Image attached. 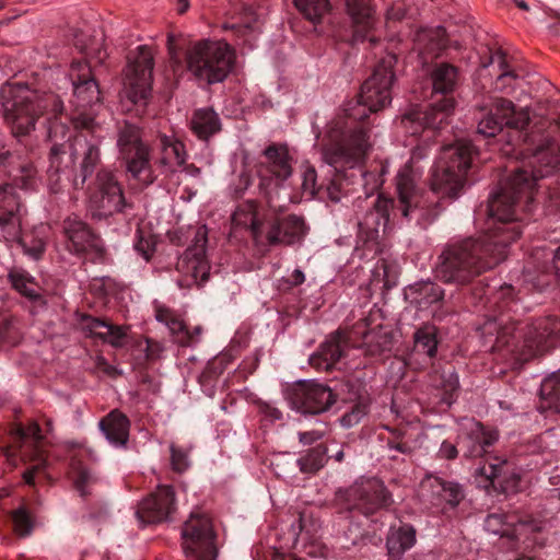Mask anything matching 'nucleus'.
<instances>
[{
    "label": "nucleus",
    "mask_w": 560,
    "mask_h": 560,
    "mask_svg": "<svg viewBox=\"0 0 560 560\" xmlns=\"http://www.w3.org/2000/svg\"><path fill=\"white\" fill-rule=\"evenodd\" d=\"M98 477L92 470L82 468L78 471L74 482L77 488H85L97 485Z\"/></svg>",
    "instance_id": "obj_58"
},
{
    "label": "nucleus",
    "mask_w": 560,
    "mask_h": 560,
    "mask_svg": "<svg viewBox=\"0 0 560 560\" xmlns=\"http://www.w3.org/2000/svg\"><path fill=\"white\" fill-rule=\"evenodd\" d=\"M324 160L336 171L350 162L349 130L346 120L330 124L323 144Z\"/></svg>",
    "instance_id": "obj_20"
},
{
    "label": "nucleus",
    "mask_w": 560,
    "mask_h": 560,
    "mask_svg": "<svg viewBox=\"0 0 560 560\" xmlns=\"http://www.w3.org/2000/svg\"><path fill=\"white\" fill-rule=\"evenodd\" d=\"M298 436L300 443H302L303 445H311L319 441L324 436V433L318 430H311L305 432H299Z\"/></svg>",
    "instance_id": "obj_62"
},
{
    "label": "nucleus",
    "mask_w": 560,
    "mask_h": 560,
    "mask_svg": "<svg viewBox=\"0 0 560 560\" xmlns=\"http://www.w3.org/2000/svg\"><path fill=\"white\" fill-rule=\"evenodd\" d=\"M385 173V167L380 166L374 171H361L360 186L365 198L376 194L383 184L382 176Z\"/></svg>",
    "instance_id": "obj_45"
},
{
    "label": "nucleus",
    "mask_w": 560,
    "mask_h": 560,
    "mask_svg": "<svg viewBox=\"0 0 560 560\" xmlns=\"http://www.w3.org/2000/svg\"><path fill=\"white\" fill-rule=\"evenodd\" d=\"M416 540V529L411 525L404 524L398 527H390L386 539L388 556L393 560L400 559L407 550L415 546Z\"/></svg>",
    "instance_id": "obj_33"
},
{
    "label": "nucleus",
    "mask_w": 560,
    "mask_h": 560,
    "mask_svg": "<svg viewBox=\"0 0 560 560\" xmlns=\"http://www.w3.org/2000/svg\"><path fill=\"white\" fill-rule=\"evenodd\" d=\"M3 118L14 137L28 135L42 115L57 117L63 110L59 95L37 92L23 84L7 85L1 90Z\"/></svg>",
    "instance_id": "obj_6"
},
{
    "label": "nucleus",
    "mask_w": 560,
    "mask_h": 560,
    "mask_svg": "<svg viewBox=\"0 0 560 560\" xmlns=\"http://www.w3.org/2000/svg\"><path fill=\"white\" fill-rule=\"evenodd\" d=\"M540 409L560 413V371L546 377L540 385Z\"/></svg>",
    "instance_id": "obj_39"
},
{
    "label": "nucleus",
    "mask_w": 560,
    "mask_h": 560,
    "mask_svg": "<svg viewBox=\"0 0 560 560\" xmlns=\"http://www.w3.org/2000/svg\"><path fill=\"white\" fill-rule=\"evenodd\" d=\"M69 79L73 88L71 122L74 129L95 132L101 129V125L95 121L94 107L100 106L102 96L91 66L84 60L73 61L70 66Z\"/></svg>",
    "instance_id": "obj_9"
},
{
    "label": "nucleus",
    "mask_w": 560,
    "mask_h": 560,
    "mask_svg": "<svg viewBox=\"0 0 560 560\" xmlns=\"http://www.w3.org/2000/svg\"><path fill=\"white\" fill-rule=\"evenodd\" d=\"M423 488H440L441 490H456L440 476L428 475L421 482Z\"/></svg>",
    "instance_id": "obj_60"
},
{
    "label": "nucleus",
    "mask_w": 560,
    "mask_h": 560,
    "mask_svg": "<svg viewBox=\"0 0 560 560\" xmlns=\"http://www.w3.org/2000/svg\"><path fill=\"white\" fill-rule=\"evenodd\" d=\"M320 528V523L312 512L303 510L299 512L298 518L292 522L289 529V540L296 547L300 540L306 542L315 541Z\"/></svg>",
    "instance_id": "obj_31"
},
{
    "label": "nucleus",
    "mask_w": 560,
    "mask_h": 560,
    "mask_svg": "<svg viewBox=\"0 0 560 560\" xmlns=\"http://www.w3.org/2000/svg\"><path fill=\"white\" fill-rule=\"evenodd\" d=\"M415 341L416 346L430 358L435 355L438 341L433 329L422 328L417 330Z\"/></svg>",
    "instance_id": "obj_47"
},
{
    "label": "nucleus",
    "mask_w": 560,
    "mask_h": 560,
    "mask_svg": "<svg viewBox=\"0 0 560 560\" xmlns=\"http://www.w3.org/2000/svg\"><path fill=\"white\" fill-rule=\"evenodd\" d=\"M455 107L454 97H442L440 101L425 106L417 107L406 113L401 122L407 126L416 125L413 132H417L419 128H432L440 129L444 124L447 122V118L452 114Z\"/></svg>",
    "instance_id": "obj_18"
},
{
    "label": "nucleus",
    "mask_w": 560,
    "mask_h": 560,
    "mask_svg": "<svg viewBox=\"0 0 560 560\" xmlns=\"http://www.w3.org/2000/svg\"><path fill=\"white\" fill-rule=\"evenodd\" d=\"M498 439V430L487 429L480 422L470 421L466 432L459 435L457 443L466 448V456L477 457L486 454L488 447L492 446Z\"/></svg>",
    "instance_id": "obj_23"
},
{
    "label": "nucleus",
    "mask_w": 560,
    "mask_h": 560,
    "mask_svg": "<svg viewBox=\"0 0 560 560\" xmlns=\"http://www.w3.org/2000/svg\"><path fill=\"white\" fill-rule=\"evenodd\" d=\"M36 168L33 162L19 149H3L0 152V176L8 178V185L22 189L36 184Z\"/></svg>",
    "instance_id": "obj_16"
},
{
    "label": "nucleus",
    "mask_w": 560,
    "mask_h": 560,
    "mask_svg": "<svg viewBox=\"0 0 560 560\" xmlns=\"http://www.w3.org/2000/svg\"><path fill=\"white\" fill-rule=\"evenodd\" d=\"M98 427L106 440L116 446H125L129 439L130 421L119 410L115 409L105 416Z\"/></svg>",
    "instance_id": "obj_29"
},
{
    "label": "nucleus",
    "mask_w": 560,
    "mask_h": 560,
    "mask_svg": "<svg viewBox=\"0 0 560 560\" xmlns=\"http://www.w3.org/2000/svg\"><path fill=\"white\" fill-rule=\"evenodd\" d=\"M161 158L159 160L162 166L174 171L175 167L183 166L186 162L187 152L185 145L178 139L161 135L159 137Z\"/></svg>",
    "instance_id": "obj_35"
},
{
    "label": "nucleus",
    "mask_w": 560,
    "mask_h": 560,
    "mask_svg": "<svg viewBox=\"0 0 560 560\" xmlns=\"http://www.w3.org/2000/svg\"><path fill=\"white\" fill-rule=\"evenodd\" d=\"M14 434L20 440L32 439L36 443L43 439L42 430L37 422H32L26 428L19 427Z\"/></svg>",
    "instance_id": "obj_55"
},
{
    "label": "nucleus",
    "mask_w": 560,
    "mask_h": 560,
    "mask_svg": "<svg viewBox=\"0 0 560 560\" xmlns=\"http://www.w3.org/2000/svg\"><path fill=\"white\" fill-rule=\"evenodd\" d=\"M258 205L254 200L241 203L232 215V228L244 229L250 232L253 240L260 243L264 238L262 223L258 219Z\"/></svg>",
    "instance_id": "obj_28"
},
{
    "label": "nucleus",
    "mask_w": 560,
    "mask_h": 560,
    "mask_svg": "<svg viewBox=\"0 0 560 560\" xmlns=\"http://www.w3.org/2000/svg\"><path fill=\"white\" fill-rule=\"evenodd\" d=\"M117 147L126 172L140 184L151 185L155 176L151 165L150 148L142 142L139 128L126 122L118 131Z\"/></svg>",
    "instance_id": "obj_12"
},
{
    "label": "nucleus",
    "mask_w": 560,
    "mask_h": 560,
    "mask_svg": "<svg viewBox=\"0 0 560 560\" xmlns=\"http://www.w3.org/2000/svg\"><path fill=\"white\" fill-rule=\"evenodd\" d=\"M377 236L376 229H370L366 232V237L364 240L363 249H361L358 245L354 248V253L358 254L360 259L368 258L369 256L373 257L377 252V244L375 242Z\"/></svg>",
    "instance_id": "obj_53"
},
{
    "label": "nucleus",
    "mask_w": 560,
    "mask_h": 560,
    "mask_svg": "<svg viewBox=\"0 0 560 560\" xmlns=\"http://www.w3.org/2000/svg\"><path fill=\"white\" fill-rule=\"evenodd\" d=\"M486 114L479 119L477 131L479 135L491 138L500 133L504 127L513 129L516 142L511 143L520 149V153L527 159L526 168H518L501 184L495 194L508 192L515 196L516 201L533 200L534 187H540L539 179L560 175V145L551 141L549 135L538 130L524 132L529 122V113L526 108H516L511 100L494 96L488 103L479 105Z\"/></svg>",
    "instance_id": "obj_2"
},
{
    "label": "nucleus",
    "mask_w": 560,
    "mask_h": 560,
    "mask_svg": "<svg viewBox=\"0 0 560 560\" xmlns=\"http://www.w3.org/2000/svg\"><path fill=\"white\" fill-rule=\"evenodd\" d=\"M65 124L52 121L48 137L54 142L49 151L47 180L49 190L58 194L71 182L74 189L83 188L86 179L94 173L101 162V143L103 137L97 129H75L77 133L67 143H58L67 133Z\"/></svg>",
    "instance_id": "obj_4"
},
{
    "label": "nucleus",
    "mask_w": 560,
    "mask_h": 560,
    "mask_svg": "<svg viewBox=\"0 0 560 560\" xmlns=\"http://www.w3.org/2000/svg\"><path fill=\"white\" fill-rule=\"evenodd\" d=\"M513 301L514 288L501 287L495 295L498 310L494 312L498 314L486 315L479 329L485 338L494 337L492 349L503 352L504 357L510 355L516 366L542 355L560 342V319L547 316L526 325L518 324L504 313V310L511 311Z\"/></svg>",
    "instance_id": "obj_3"
},
{
    "label": "nucleus",
    "mask_w": 560,
    "mask_h": 560,
    "mask_svg": "<svg viewBox=\"0 0 560 560\" xmlns=\"http://www.w3.org/2000/svg\"><path fill=\"white\" fill-rule=\"evenodd\" d=\"M327 448L318 444L311 448L305 455L301 456L296 464L304 474H315L322 469L327 460Z\"/></svg>",
    "instance_id": "obj_43"
},
{
    "label": "nucleus",
    "mask_w": 560,
    "mask_h": 560,
    "mask_svg": "<svg viewBox=\"0 0 560 560\" xmlns=\"http://www.w3.org/2000/svg\"><path fill=\"white\" fill-rule=\"evenodd\" d=\"M234 58L232 47L222 40H197L185 52L188 72L206 84L224 81L233 68Z\"/></svg>",
    "instance_id": "obj_8"
},
{
    "label": "nucleus",
    "mask_w": 560,
    "mask_h": 560,
    "mask_svg": "<svg viewBox=\"0 0 560 560\" xmlns=\"http://www.w3.org/2000/svg\"><path fill=\"white\" fill-rule=\"evenodd\" d=\"M443 392V400L447 404L452 402L453 395L458 390L459 382L458 376L454 371H443L440 374V381L436 384Z\"/></svg>",
    "instance_id": "obj_51"
},
{
    "label": "nucleus",
    "mask_w": 560,
    "mask_h": 560,
    "mask_svg": "<svg viewBox=\"0 0 560 560\" xmlns=\"http://www.w3.org/2000/svg\"><path fill=\"white\" fill-rule=\"evenodd\" d=\"M397 57L386 54L374 68L372 75L361 85L357 105L352 107V118L361 121L360 127H352V168L363 162L372 150L370 125L363 120L369 113H376L390 104V86L395 79L394 66Z\"/></svg>",
    "instance_id": "obj_5"
},
{
    "label": "nucleus",
    "mask_w": 560,
    "mask_h": 560,
    "mask_svg": "<svg viewBox=\"0 0 560 560\" xmlns=\"http://www.w3.org/2000/svg\"><path fill=\"white\" fill-rule=\"evenodd\" d=\"M352 42L369 39L377 43L373 34L377 22L372 0H352Z\"/></svg>",
    "instance_id": "obj_24"
},
{
    "label": "nucleus",
    "mask_w": 560,
    "mask_h": 560,
    "mask_svg": "<svg viewBox=\"0 0 560 560\" xmlns=\"http://www.w3.org/2000/svg\"><path fill=\"white\" fill-rule=\"evenodd\" d=\"M190 128L200 140H208L220 131V118L213 109L200 108L194 112L190 119Z\"/></svg>",
    "instance_id": "obj_37"
},
{
    "label": "nucleus",
    "mask_w": 560,
    "mask_h": 560,
    "mask_svg": "<svg viewBox=\"0 0 560 560\" xmlns=\"http://www.w3.org/2000/svg\"><path fill=\"white\" fill-rule=\"evenodd\" d=\"M65 233L70 243V249L80 254L86 252L94 245V234L89 225L82 220L68 218L65 221Z\"/></svg>",
    "instance_id": "obj_32"
},
{
    "label": "nucleus",
    "mask_w": 560,
    "mask_h": 560,
    "mask_svg": "<svg viewBox=\"0 0 560 560\" xmlns=\"http://www.w3.org/2000/svg\"><path fill=\"white\" fill-rule=\"evenodd\" d=\"M475 154L476 149L469 141L460 140L444 147L431 175L432 192L440 199H457L466 187L467 172Z\"/></svg>",
    "instance_id": "obj_7"
},
{
    "label": "nucleus",
    "mask_w": 560,
    "mask_h": 560,
    "mask_svg": "<svg viewBox=\"0 0 560 560\" xmlns=\"http://www.w3.org/2000/svg\"><path fill=\"white\" fill-rule=\"evenodd\" d=\"M104 330L106 334L104 342H107L115 348H120L122 346L124 338L126 337L125 327L114 326L107 323Z\"/></svg>",
    "instance_id": "obj_54"
},
{
    "label": "nucleus",
    "mask_w": 560,
    "mask_h": 560,
    "mask_svg": "<svg viewBox=\"0 0 560 560\" xmlns=\"http://www.w3.org/2000/svg\"><path fill=\"white\" fill-rule=\"evenodd\" d=\"M307 233L308 226L304 217L289 214L270 223L265 240L269 246H291L301 243Z\"/></svg>",
    "instance_id": "obj_19"
},
{
    "label": "nucleus",
    "mask_w": 560,
    "mask_h": 560,
    "mask_svg": "<svg viewBox=\"0 0 560 560\" xmlns=\"http://www.w3.org/2000/svg\"><path fill=\"white\" fill-rule=\"evenodd\" d=\"M504 517L499 514H491L485 521L486 530L499 535L501 537L511 536L510 529L506 527V524L503 522ZM540 529V527H534L532 524L526 522H520L515 528L513 529L512 536L518 538L521 535L525 534L528 529Z\"/></svg>",
    "instance_id": "obj_41"
},
{
    "label": "nucleus",
    "mask_w": 560,
    "mask_h": 560,
    "mask_svg": "<svg viewBox=\"0 0 560 560\" xmlns=\"http://www.w3.org/2000/svg\"><path fill=\"white\" fill-rule=\"evenodd\" d=\"M23 207L13 186H0V228L5 238L19 237Z\"/></svg>",
    "instance_id": "obj_22"
},
{
    "label": "nucleus",
    "mask_w": 560,
    "mask_h": 560,
    "mask_svg": "<svg viewBox=\"0 0 560 560\" xmlns=\"http://www.w3.org/2000/svg\"><path fill=\"white\" fill-rule=\"evenodd\" d=\"M396 190L399 200V209L405 218H408L413 208L422 207V197L419 196L412 171L409 165H405L399 170L396 176Z\"/></svg>",
    "instance_id": "obj_26"
},
{
    "label": "nucleus",
    "mask_w": 560,
    "mask_h": 560,
    "mask_svg": "<svg viewBox=\"0 0 560 560\" xmlns=\"http://www.w3.org/2000/svg\"><path fill=\"white\" fill-rule=\"evenodd\" d=\"M183 548L187 557L194 560H214L217 548L215 534L210 516L196 509L190 513L182 529Z\"/></svg>",
    "instance_id": "obj_13"
},
{
    "label": "nucleus",
    "mask_w": 560,
    "mask_h": 560,
    "mask_svg": "<svg viewBox=\"0 0 560 560\" xmlns=\"http://www.w3.org/2000/svg\"><path fill=\"white\" fill-rule=\"evenodd\" d=\"M521 201L506 191L492 194L488 214L498 225L479 237H464L444 245L435 262V276L444 283L465 287L482 273L493 269L508 256V247L522 234L515 221Z\"/></svg>",
    "instance_id": "obj_1"
},
{
    "label": "nucleus",
    "mask_w": 560,
    "mask_h": 560,
    "mask_svg": "<svg viewBox=\"0 0 560 560\" xmlns=\"http://www.w3.org/2000/svg\"><path fill=\"white\" fill-rule=\"evenodd\" d=\"M301 188L303 194L310 198H313L317 192V174L310 164L303 165Z\"/></svg>",
    "instance_id": "obj_52"
},
{
    "label": "nucleus",
    "mask_w": 560,
    "mask_h": 560,
    "mask_svg": "<svg viewBox=\"0 0 560 560\" xmlns=\"http://www.w3.org/2000/svg\"><path fill=\"white\" fill-rule=\"evenodd\" d=\"M270 172L280 179H287L292 174L290 156L287 145L271 144L264 151Z\"/></svg>",
    "instance_id": "obj_38"
},
{
    "label": "nucleus",
    "mask_w": 560,
    "mask_h": 560,
    "mask_svg": "<svg viewBox=\"0 0 560 560\" xmlns=\"http://www.w3.org/2000/svg\"><path fill=\"white\" fill-rule=\"evenodd\" d=\"M135 248L145 260L151 258L155 249L152 241L149 237H143L141 234H139Z\"/></svg>",
    "instance_id": "obj_59"
},
{
    "label": "nucleus",
    "mask_w": 560,
    "mask_h": 560,
    "mask_svg": "<svg viewBox=\"0 0 560 560\" xmlns=\"http://www.w3.org/2000/svg\"><path fill=\"white\" fill-rule=\"evenodd\" d=\"M546 208L550 212H556L560 210V184L552 186L551 184L547 186L546 191Z\"/></svg>",
    "instance_id": "obj_57"
},
{
    "label": "nucleus",
    "mask_w": 560,
    "mask_h": 560,
    "mask_svg": "<svg viewBox=\"0 0 560 560\" xmlns=\"http://www.w3.org/2000/svg\"><path fill=\"white\" fill-rule=\"evenodd\" d=\"M458 455L456 445L444 441L439 450V456L444 459H455Z\"/></svg>",
    "instance_id": "obj_63"
},
{
    "label": "nucleus",
    "mask_w": 560,
    "mask_h": 560,
    "mask_svg": "<svg viewBox=\"0 0 560 560\" xmlns=\"http://www.w3.org/2000/svg\"><path fill=\"white\" fill-rule=\"evenodd\" d=\"M144 342L145 347L143 348V352L145 360L150 362L160 360L164 351L162 343L151 338H144Z\"/></svg>",
    "instance_id": "obj_56"
},
{
    "label": "nucleus",
    "mask_w": 560,
    "mask_h": 560,
    "mask_svg": "<svg viewBox=\"0 0 560 560\" xmlns=\"http://www.w3.org/2000/svg\"><path fill=\"white\" fill-rule=\"evenodd\" d=\"M12 517L14 528L19 535L27 536L31 534L34 526V520L26 502H24L16 511L13 512Z\"/></svg>",
    "instance_id": "obj_46"
},
{
    "label": "nucleus",
    "mask_w": 560,
    "mask_h": 560,
    "mask_svg": "<svg viewBox=\"0 0 560 560\" xmlns=\"http://www.w3.org/2000/svg\"><path fill=\"white\" fill-rule=\"evenodd\" d=\"M154 56L150 47L141 45L135 56L128 58L124 73V88L120 93V104L124 110L136 115L144 113L151 95L153 82Z\"/></svg>",
    "instance_id": "obj_10"
},
{
    "label": "nucleus",
    "mask_w": 560,
    "mask_h": 560,
    "mask_svg": "<svg viewBox=\"0 0 560 560\" xmlns=\"http://www.w3.org/2000/svg\"><path fill=\"white\" fill-rule=\"evenodd\" d=\"M370 394L365 387H359L355 393L352 392V418L359 421L368 415L370 407Z\"/></svg>",
    "instance_id": "obj_48"
},
{
    "label": "nucleus",
    "mask_w": 560,
    "mask_h": 560,
    "mask_svg": "<svg viewBox=\"0 0 560 560\" xmlns=\"http://www.w3.org/2000/svg\"><path fill=\"white\" fill-rule=\"evenodd\" d=\"M175 492H149L138 504L136 516L143 524L165 521L175 510Z\"/></svg>",
    "instance_id": "obj_21"
},
{
    "label": "nucleus",
    "mask_w": 560,
    "mask_h": 560,
    "mask_svg": "<svg viewBox=\"0 0 560 560\" xmlns=\"http://www.w3.org/2000/svg\"><path fill=\"white\" fill-rule=\"evenodd\" d=\"M347 346V336L340 331L330 335L314 352L310 359V364L317 371L328 372L335 368L343 354Z\"/></svg>",
    "instance_id": "obj_25"
},
{
    "label": "nucleus",
    "mask_w": 560,
    "mask_h": 560,
    "mask_svg": "<svg viewBox=\"0 0 560 560\" xmlns=\"http://www.w3.org/2000/svg\"><path fill=\"white\" fill-rule=\"evenodd\" d=\"M293 2L303 16L313 24L320 23L330 9L328 0H293Z\"/></svg>",
    "instance_id": "obj_42"
},
{
    "label": "nucleus",
    "mask_w": 560,
    "mask_h": 560,
    "mask_svg": "<svg viewBox=\"0 0 560 560\" xmlns=\"http://www.w3.org/2000/svg\"><path fill=\"white\" fill-rule=\"evenodd\" d=\"M478 487L483 490L493 488L497 490H506L509 487L516 486L520 476L515 472L514 465L506 458L493 456L489 457L487 463L476 469Z\"/></svg>",
    "instance_id": "obj_17"
},
{
    "label": "nucleus",
    "mask_w": 560,
    "mask_h": 560,
    "mask_svg": "<svg viewBox=\"0 0 560 560\" xmlns=\"http://www.w3.org/2000/svg\"><path fill=\"white\" fill-rule=\"evenodd\" d=\"M415 46L423 63H427L429 59L439 57L447 46L445 28L438 26L418 31L415 37Z\"/></svg>",
    "instance_id": "obj_27"
},
{
    "label": "nucleus",
    "mask_w": 560,
    "mask_h": 560,
    "mask_svg": "<svg viewBox=\"0 0 560 560\" xmlns=\"http://www.w3.org/2000/svg\"><path fill=\"white\" fill-rule=\"evenodd\" d=\"M122 184L109 170H100L89 187L88 209L93 218L107 219L131 209Z\"/></svg>",
    "instance_id": "obj_11"
},
{
    "label": "nucleus",
    "mask_w": 560,
    "mask_h": 560,
    "mask_svg": "<svg viewBox=\"0 0 560 560\" xmlns=\"http://www.w3.org/2000/svg\"><path fill=\"white\" fill-rule=\"evenodd\" d=\"M8 279L14 290L32 301L37 307H46L47 301L37 292L35 279L28 272L20 268H13L9 271Z\"/></svg>",
    "instance_id": "obj_34"
},
{
    "label": "nucleus",
    "mask_w": 560,
    "mask_h": 560,
    "mask_svg": "<svg viewBox=\"0 0 560 560\" xmlns=\"http://www.w3.org/2000/svg\"><path fill=\"white\" fill-rule=\"evenodd\" d=\"M362 335V343L358 345V347H364L365 351L371 354H381L385 351H389L393 347V335L392 331L377 326L371 330L363 331L361 327L355 325L352 326V335ZM357 345L352 342V348H355Z\"/></svg>",
    "instance_id": "obj_30"
},
{
    "label": "nucleus",
    "mask_w": 560,
    "mask_h": 560,
    "mask_svg": "<svg viewBox=\"0 0 560 560\" xmlns=\"http://www.w3.org/2000/svg\"><path fill=\"white\" fill-rule=\"evenodd\" d=\"M291 407L302 413L317 415L326 411L335 398L329 387L314 381H299L288 390Z\"/></svg>",
    "instance_id": "obj_15"
},
{
    "label": "nucleus",
    "mask_w": 560,
    "mask_h": 560,
    "mask_svg": "<svg viewBox=\"0 0 560 560\" xmlns=\"http://www.w3.org/2000/svg\"><path fill=\"white\" fill-rule=\"evenodd\" d=\"M431 81L435 93L450 97L458 84V69L447 62L438 63L431 71Z\"/></svg>",
    "instance_id": "obj_36"
},
{
    "label": "nucleus",
    "mask_w": 560,
    "mask_h": 560,
    "mask_svg": "<svg viewBox=\"0 0 560 560\" xmlns=\"http://www.w3.org/2000/svg\"><path fill=\"white\" fill-rule=\"evenodd\" d=\"M171 452V465L172 469L176 472H183L188 469L190 466L189 460V447L178 446L175 443H171L170 445Z\"/></svg>",
    "instance_id": "obj_50"
},
{
    "label": "nucleus",
    "mask_w": 560,
    "mask_h": 560,
    "mask_svg": "<svg viewBox=\"0 0 560 560\" xmlns=\"http://www.w3.org/2000/svg\"><path fill=\"white\" fill-rule=\"evenodd\" d=\"M411 291L416 294L413 299L420 307H428L444 298V290L438 283L431 281L416 283Z\"/></svg>",
    "instance_id": "obj_40"
},
{
    "label": "nucleus",
    "mask_w": 560,
    "mask_h": 560,
    "mask_svg": "<svg viewBox=\"0 0 560 560\" xmlns=\"http://www.w3.org/2000/svg\"><path fill=\"white\" fill-rule=\"evenodd\" d=\"M207 243V226H198L192 243L178 258L176 264V270L180 275L177 283L180 288H190L192 285L201 287L208 281L210 264L206 255Z\"/></svg>",
    "instance_id": "obj_14"
},
{
    "label": "nucleus",
    "mask_w": 560,
    "mask_h": 560,
    "mask_svg": "<svg viewBox=\"0 0 560 560\" xmlns=\"http://www.w3.org/2000/svg\"><path fill=\"white\" fill-rule=\"evenodd\" d=\"M7 241L19 243L22 246L24 254L35 260L42 258L46 247L42 237L33 234H22V231L19 232V237L7 238Z\"/></svg>",
    "instance_id": "obj_44"
},
{
    "label": "nucleus",
    "mask_w": 560,
    "mask_h": 560,
    "mask_svg": "<svg viewBox=\"0 0 560 560\" xmlns=\"http://www.w3.org/2000/svg\"><path fill=\"white\" fill-rule=\"evenodd\" d=\"M82 325H83V329L86 332H89V335L91 337H93L95 331H98V329H105L107 323L102 320V319H100V318H96V317L84 316L82 318Z\"/></svg>",
    "instance_id": "obj_61"
},
{
    "label": "nucleus",
    "mask_w": 560,
    "mask_h": 560,
    "mask_svg": "<svg viewBox=\"0 0 560 560\" xmlns=\"http://www.w3.org/2000/svg\"><path fill=\"white\" fill-rule=\"evenodd\" d=\"M296 462L289 454H273L270 459V468L278 478L288 477Z\"/></svg>",
    "instance_id": "obj_49"
},
{
    "label": "nucleus",
    "mask_w": 560,
    "mask_h": 560,
    "mask_svg": "<svg viewBox=\"0 0 560 560\" xmlns=\"http://www.w3.org/2000/svg\"><path fill=\"white\" fill-rule=\"evenodd\" d=\"M546 257H551V266L550 268L553 270L555 275L560 279V246L557 249H548L544 250Z\"/></svg>",
    "instance_id": "obj_64"
}]
</instances>
